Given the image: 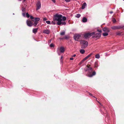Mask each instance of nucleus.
I'll return each instance as SVG.
<instances>
[{
    "label": "nucleus",
    "instance_id": "nucleus-39",
    "mask_svg": "<svg viewBox=\"0 0 124 124\" xmlns=\"http://www.w3.org/2000/svg\"><path fill=\"white\" fill-rule=\"evenodd\" d=\"M52 1L54 3H55V0H52Z\"/></svg>",
    "mask_w": 124,
    "mask_h": 124
},
{
    "label": "nucleus",
    "instance_id": "nucleus-29",
    "mask_svg": "<svg viewBox=\"0 0 124 124\" xmlns=\"http://www.w3.org/2000/svg\"><path fill=\"white\" fill-rule=\"evenodd\" d=\"M46 22L48 24H50V21H47Z\"/></svg>",
    "mask_w": 124,
    "mask_h": 124
},
{
    "label": "nucleus",
    "instance_id": "nucleus-44",
    "mask_svg": "<svg viewBox=\"0 0 124 124\" xmlns=\"http://www.w3.org/2000/svg\"><path fill=\"white\" fill-rule=\"evenodd\" d=\"M62 58H63V56H61V60L62 59Z\"/></svg>",
    "mask_w": 124,
    "mask_h": 124
},
{
    "label": "nucleus",
    "instance_id": "nucleus-32",
    "mask_svg": "<svg viewBox=\"0 0 124 124\" xmlns=\"http://www.w3.org/2000/svg\"><path fill=\"white\" fill-rule=\"evenodd\" d=\"M22 15L24 17H25L26 16V14L25 13H22Z\"/></svg>",
    "mask_w": 124,
    "mask_h": 124
},
{
    "label": "nucleus",
    "instance_id": "nucleus-26",
    "mask_svg": "<svg viewBox=\"0 0 124 124\" xmlns=\"http://www.w3.org/2000/svg\"><path fill=\"white\" fill-rule=\"evenodd\" d=\"M26 17L28 18L30 17V15L28 13H26Z\"/></svg>",
    "mask_w": 124,
    "mask_h": 124
},
{
    "label": "nucleus",
    "instance_id": "nucleus-35",
    "mask_svg": "<svg viewBox=\"0 0 124 124\" xmlns=\"http://www.w3.org/2000/svg\"><path fill=\"white\" fill-rule=\"evenodd\" d=\"M116 34L117 35H120L121 34L119 32H118L116 33Z\"/></svg>",
    "mask_w": 124,
    "mask_h": 124
},
{
    "label": "nucleus",
    "instance_id": "nucleus-41",
    "mask_svg": "<svg viewBox=\"0 0 124 124\" xmlns=\"http://www.w3.org/2000/svg\"><path fill=\"white\" fill-rule=\"evenodd\" d=\"M64 39V37L62 38H59V39L60 40L62 39Z\"/></svg>",
    "mask_w": 124,
    "mask_h": 124
},
{
    "label": "nucleus",
    "instance_id": "nucleus-17",
    "mask_svg": "<svg viewBox=\"0 0 124 124\" xmlns=\"http://www.w3.org/2000/svg\"><path fill=\"white\" fill-rule=\"evenodd\" d=\"M40 20V19L39 18L36 17L34 18V20H33V21L38 22V21H39Z\"/></svg>",
    "mask_w": 124,
    "mask_h": 124
},
{
    "label": "nucleus",
    "instance_id": "nucleus-37",
    "mask_svg": "<svg viewBox=\"0 0 124 124\" xmlns=\"http://www.w3.org/2000/svg\"><path fill=\"white\" fill-rule=\"evenodd\" d=\"M52 23L54 24H55V23L54 21H52Z\"/></svg>",
    "mask_w": 124,
    "mask_h": 124
},
{
    "label": "nucleus",
    "instance_id": "nucleus-43",
    "mask_svg": "<svg viewBox=\"0 0 124 124\" xmlns=\"http://www.w3.org/2000/svg\"><path fill=\"white\" fill-rule=\"evenodd\" d=\"M110 14H112L113 13V12L112 11H110Z\"/></svg>",
    "mask_w": 124,
    "mask_h": 124
},
{
    "label": "nucleus",
    "instance_id": "nucleus-36",
    "mask_svg": "<svg viewBox=\"0 0 124 124\" xmlns=\"http://www.w3.org/2000/svg\"><path fill=\"white\" fill-rule=\"evenodd\" d=\"M47 18L46 17H44L43 18V20L44 21H45L47 20Z\"/></svg>",
    "mask_w": 124,
    "mask_h": 124
},
{
    "label": "nucleus",
    "instance_id": "nucleus-15",
    "mask_svg": "<svg viewBox=\"0 0 124 124\" xmlns=\"http://www.w3.org/2000/svg\"><path fill=\"white\" fill-rule=\"evenodd\" d=\"M87 19L85 17H84L82 19V21L83 23L86 22H87Z\"/></svg>",
    "mask_w": 124,
    "mask_h": 124
},
{
    "label": "nucleus",
    "instance_id": "nucleus-28",
    "mask_svg": "<svg viewBox=\"0 0 124 124\" xmlns=\"http://www.w3.org/2000/svg\"><path fill=\"white\" fill-rule=\"evenodd\" d=\"M50 46L51 47H53L54 46V45L53 43H51L50 45Z\"/></svg>",
    "mask_w": 124,
    "mask_h": 124
},
{
    "label": "nucleus",
    "instance_id": "nucleus-13",
    "mask_svg": "<svg viewBox=\"0 0 124 124\" xmlns=\"http://www.w3.org/2000/svg\"><path fill=\"white\" fill-rule=\"evenodd\" d=\"M60 51L61 53H63L65 51L64 48L63 47H61L60 48Z\"/></svg>",
    "mask_w": 124,
    "mask_h": 124
},
{
    "label": "nucleus",
    "instance_id": "nucleus-4",
    "mask_svg": "<svg viewBox=\"0 0 124 124\" xmlns=\"http://www.w3.org/2000/svg\"><path fill=\"white\" fill-rule=\"evenodd\" d=\"M94 32H93L92 33L88 32L85 34H84V37L85 38L87 39L91 37L92 36L94 35Z\"/></svg>",
    "mask_w": 124,
    "mask_h": 124
},
{
    "label": "nucleus",
    "instance_id": "nucleus-40",
    "mask_svg": "<svg viewBox=\"0 0 124 124\" xmlns=\"http://www.w3.org/2000/svg\"><path fill=\"white\" fill-rule=\"evenodd\" d=\"M76 56V54H75L74 55H72L71 56L72 57H75Z\"/></svg>",
    "mask_w": 124,
    "mask_h": 124
},
{
    "label": "nucleus",
    "instance_id": "nucleus-38",
    "mask_svg": "<svg viewBox=\"0 0 124 124\" xmlns=\"http://www.w3.org/2000/svg\"><path fill=\"white\" fill-rule=\"evenodd\" d=\"M73 58L72 57L70 58V60H73Z\"/></svg>",
    "mask_w": 124,
    "mask_h": 124
},
{
    "label": "nucleus",
    "instance_id": "nucleus-19",
    "mask_svg": "<svg viewBox=\"0 0 124 124\" xmlns=\"http://www.w3.org/2000/svg\"><path fill=\"white\" fill-rule=\"evenodd\" d=\"M80 52L81 53L83 54L85 52V50L83 49H81L80 50Z\"/></svg>",
    "mask_w": 124,
    "mask_h": 124
},
{
    "label": "nucleus",
    "instance_id": "nucleus-23",
    "mask_svg": "<svg viewBox=\"0 0 124 124\" xmlns=\"http://www.w3.org/2000/svg\"><path fill=\"white\" fill-rule=\"evenodd\" d=\"M81 16L80 14H77V15L76 16V17L78 18H79Z\"/></svg>",
    "mask_w": 124,
    "mask_h": 124
},
{
    "label": "nucleus",
    "instance_id": "nucleus-7",
    "mask_svg": "<svg viewBox=\"0 0 124 124\" xmlns=\"http://www.w3.org/2000/svg\"><path fill=\"white\" fill-rule=\"evenodd\" d=\"M26 23L27 25L29 27H31L32 26L33 23L32 22L29 20H27L26 21Z\"/></svg>",
    "mask_w": 124,
    "mask_h": 124
},
{
    "label": "nucleus",
    "instance_id": "nucleus-22",
    "mask_svg": "<svg viewBox=\"0 0 124 124\" xmlns=\"http://www.w3.org/2000/svg\"><path fill=\"white\" fill-rule=\"evenodd\" d=\"M26 10V9L25 8H24V7H22V11L23 12H24Z\"/></svg>",
    "mask_w": 124,
    "mask_h": 124
},
{
    "label": "nucleus",
    "instance_id": "nucleus-11",
    "mask_svg": "<svg viewBox=\"0 0 124 124\" xmlns=\"http://www.w3.org/2000/svg\"><path fill=\"white\" fill-rule=\"evenodd\" d=\"M43 32L46 34H48L49 33L50 31L49 30L46 29L44 30Z\"/></svg>",
    "mask_w": 124,
    "mask_h": 124
},
{
    "label": "nucleus",
    "instance_id": "nucleus-5",
    "mask_svg": "<svg viewBox=\"0 0 124 124\" xmlns=\"http://www.w3.org/2000/svg\"><path fill=\"white\" fill-rule=\"evenodd\" d=\"M80 37L81 36L80 34H76L74 35V38L75 40L78 41V39L80 38Z\"/></svg>",
    "mask_w": 124,
    "mask_h": 124
},
{
    "label": "nucleus",
    "instance_id": "nucleus-24",
    "mask_svg": "<svg viewBox=\"0 0 124 124\" xmlns=\"http://www.w3.org/2000/svg\"><path fill=\"white\" fill-rule=\"evenodd\" d=\"M65 32L64 31H62L60 33V34L61 35H64L65 34Z\"/></svg>",
    "mask_w": 124,
    "mask_h": 124
},
{
    "label": "nucleus",
    "instance_id": "nucleus-21",
    "mask_svg": "<svg viewBox=\"0 0 124 124\" xmlns=\"http://www.w3.org/2000/svg\"><path fill=\"white\" fill-rule=\"evenodd\" d=\"M98 66V62H96L95 63V67H97Z\"/></svg>",
    "mask_w": 124,
    "mask_h": 124
},
{
    "label": "nucleus",
    "instance_id": "nucleus-48",
    "mask_svg": "<svg viewBox=\"0 0 124 124\" xmlns=\"http://www.w3.org/2000/svg\"><path fill=\"white\" fill-rule=\"evenodd\" d=\"M51 40H50V42H51Z\"/></svg>",
    "mask_w": 124,
    "mask_h": 124
},
{
    "label": "nucleus",
    "instance_id": "nucleus-46",
    "mask_svg": "<svg viewBox=\"0 0 124 124\" xmlns=\"http://www.w3.org/2000/svg\"><path fill=\"white\" fill-rule=\"evenodd\" d=\"M98 102L101 105V103L99 102V101H98Z\"/></svg>",
    "mask_w": 124,
    "mask_h": 124
},
{
    "label": "nucleus",
    "instance_id": "nucleus-1",
    "mask_svg": "<svg viewBox=\"0 0 124 124\" xmlns=\"http://www.w3.org/2000/svg\"><path fill=\"white\" fill-rule=\"evenodd\" d=\"M66 18L65 17L63 16L62 17V16L61 14H56L54 16V20L58 21L57 24L58 25H65L66 23L65 21L62 22V21H65L66 20Z\"/></svg>",
    "mask_w": 124,
    "mask_h": 124
},
{
    "label": "nucleus",
    "instance_id": "nucleus-31",
    "mask_svg": "<svg viewBox=\"0 0 124 124\" xmlns=\"http://www.w3.org/2000/svg\"><path fill=\"white\" fill-rule=\"evenodd\" d=\"M112 21H113V22L114 23H115L116 22V19L114 18H113V19Z\"/></svg>",
    "mask_w": 124,
    "mask_h": 124
},
{
    "label": "nucleus",
    "instance_id": "nucleus-33",
    "mask_svg": "<svg viewBox=\"0 0 124 124\" xmlns=\"http://www.w3.org/2000/svg\"><path fill=\"white\" fill-rule=\"evenodd\" d=\"M97 31H98L100 32L101 33L102 32V31L101 30L97 29Z\"/></svg>",
    "mask_w": 124,
    "mask_h": 124
},
{
    "label": "nucleus",
    "instance_id": "nucleus-27",
    "mask_svg": "<svg viewBox=\"0 0 124 124\" xmlns=\"http://www.w3.org/2000/svg\"><path fill=\"white\" fill-rule=\"evenodd\" d=\"M38 22H35L34 24V26H36L37 24L38 23Z\"/></svg>",
    "mask_w": 124,
    "mask_h": 124
},
{
    "label": "nucleus",
    "instance_id": "nucleus-47",
    "mask_svg": "<svg viewBox=\"0 0 124 124\" xmlns=\"http://www.w3.org/2000/svg\"><path fill=\"white\" fill-rule=\"evenodd\" d=\"M25 0H23L24 1H25Z\"/></svg>",
    "mask_w": 124,
    "mask_h": 124
},
{
    "label": "nucleus",
    "instance_id": "nucleus-34",
    "mask_svg": "<svg viewBox=\"0 0 124 124\" xmlns=\"http://www.w3.org/2000/svg\"><path fill=\"white\" fill-rule=\"evenodd\" d=\"M64 0L66 2H70V0Z\"/></svg>",
    "mask_w": 124,
    "mask_h": 124
},
{
    "label": "nucleus",
    "instance_id": "nucleus-14",
    "mask_svg": "<svg viewBox=\"0 0 124 124\" xmlns=\"http://www.w3.org/2000/svg\"><path fill=\"white\" fill-rule=\"evenodd\" d=\"M86 5V3L85 2L84 3L82 4V9H84L85 8Z\"/></svg>",
    "mask_w": 124,
    "mask_h": 124
},
{
    "label": "nucleus",
    "instance_id": "nucleus-3",
    "mask_svg": "<svg viewBox=\"0 0 124 124\" xmlns=\"http://www.w3.org/2000/svg\"><path fill=\"white\" fill-rule=\"evenodd\" d=\"M80 43L81 44V48H84L88 46V43L87 41L84 40H81L80 41Z\"/></svg>",
    "mask_w": 124,
    "mask_h": 124
},
{
    "label": "nucleus",
    "instance_id": "nucleus-8",
    "mask_svg": "<svg viewBox=\"0 0 124 124\" xmlns=\"http://www.w3.org/2000/svg\"><path fill=\"white\" fill-rule=\"evenodd\" d=\"M123 28L121 26H114L111 27V28L113 30L119 29Z\"/></svg>",
    "mask_w": 124,
    "mask_h": 124
},
{
    "label": "nucleus",
    "instance_id": "nucleus-9",
    "mask_svg": "<svg viewBox=\"0 0 124 124\" xmlns=\"http://www.w3.org/2000/svg\"><path fill=\"white\" fill-rule=\"evenodd\" d=\"M103 31L105 32L108 33L110 31L109 29L107 27H104L103 29Z\"/></svg>",
    "mask_w": 124,
    "mask_h": 124
},
{
    "label": "nucleus",
    "instance_id": "nucleus-6",
    "mask_svg": "<svg viewBox=\"0 0 124 124\" xmlns=\"http://www.w3.org/2000/svg\"><path fill=\"white\" fill-rule=\"evenodd\" d=\"M36 6L37 7L36 8L37 10L39 9L41 7V2L39 1H38L36 4Z\"/></svg>",
    "mask_w": 124,
    "mask_h": 124
},
{
    "label": "nucleus",
    "instance_id": "nucleus-49",
    "mask_svg": "<svg viewBox=\"0 0 124 124\" xmlns=\"http://www.w3.org/2000/svg\"><path fill=\"white\" fill-rule=\"evenodd\" d=\"M13 15H14V13H13Z\"/></svg>",
    "mask_w": 124,
    "mask_h": 124
},
{
    "label": "nucleus",
    "instance_id": "nucleus-45",
    "mask_svg": "<svg viewBox=\"0 0 124 124\" xmlns=\"http://www.w3.org/2000/svg\"><path fill=\"white\" fill-rule=\"evenodd\" d=\"M58 54L59 55H60V53H58Z\"/></svg>",
    "mask_w": 124,
    "mask_h": 124
},
{
    "label": "nucleus",
    "instance_id": "nucleus-10",
    "mask_svg": "<svg viewBox=\"0 0 124 124\" xmlns=\"http://www.w3.org/2000/svg\"><path fill=\"white\" fill-rule=\"evenodd\" d=\"M101 36V34L100 33H96L94 35V37L96 38V39H98Z\"/></svg>",
    "mask_w": 124,
    "mask_h": 124
},
{
    "label": "nucleus",
    "instance_id": "nucleus-2",
    "mask_svg": "<svg viewBox=\"0 0 124 124\" xmlns=\"http://www.w3.org/2000/svg\"><path fill=\"white\" fill-rule=\"evenodd\" d=\"M86 69L85 70L86 71H87L88 73L87 75V76L89 77H92L93 76L95 75L96 74V72L95 71H93L92 74H90L92 71V69L91 67H89L87 66H86Z\"/></svg>",
    "mask_w": 124,
    "mask_h": 124
},
{
    "label": "nucleus",
    "instance_id": "nucleus-50",
    "mask_svg": "<svg viewBox=\"0 0 124 124\" xmlns=\"http://www.w3.org/2000/svg\"><path fill=\"white\" fill-rule=\"evenodd\" d=\"M123 0L124 1V0Z\"/></svg>",
    "mask_w": 124,
    "mask_h": 124
},
{
    "label": "nucleus",
    "instance_id": "nucleus-12",
    "mask_svg": "<svg viewBox=\"0 0 124 124\" xmlns=\"http://www.w3.org/2000/svg\"><path fill=\"white\" fill-rule=\"evenodd\" d=\"M38 29V28L33 29L32 30L33 32L34 33H36L37 32Z\"/></svg>",
    "mask_w": 124,
    "mask_h": 124
},
{
    "label": "nucleus",
    "instance_id": "nucleus-42",
    "mask_svg": "<svg viewBox=\"0 0 124 124\" xmlns=\"http://www.w3.org/2000/svg\"><path fill=\"white\" fill-rule=\"evenodd\" d=\"M89 95L91 96H92V94L90 93H89Z\"/></svg>",
    "mask_w": 124,
    "mask_h": 124
},
{
    "label": "nucleus",
    "instance_id": "nucleus-16",
    "mask_svg": "<svg viewBox=\"0 0 124 124\" xmlns=\"http://www.w3.org/2000/svg\"><path fill=\"white\" fill-rule=\"evenodd\" d=\"M92 54V53H91V54H89V55H88L84 59H83V60L84 61V60H86L89 57H90Z\"/></svg>",
    "mask_w": 124,
    "mask_h": 124
},
{
    "label": "nucleus",
    "instance_id": "nucleus-18",
    "mask_svg": "<svg viewBox=\"0 0 124 124\" xmlns=\"http://www.w3.org/2000/svg\"><path fill=\"white\" fill-rule=\"evenodd\" d=\"M95 57L96 58L98 59L100 57V56L99 54H97L95 55Z\"/></svg>",
    "mask_w": 124,
    "mask_h": 124
},
{
    "label": "nucleus",
    "instance_id": "nucleus-25",
    "mask_svg": "<svg viewBox=\"0 0 124 124\" xmlns=\"http://www.w3.org/2000/svg\"><path fill=\"white\" fill-rule=\"evenodd\" d=\"M69 38V36H68L66 35L65 36V37H64V39H68Z\"/></svg>",
    "mask_w": 124,
    "mask_h": 124
},
{
    "label": "nucleus",
    "instance_id": "nucleus-30",
    "mask_svg": "<svg viewBox=\"0 0 124 124\" xmlns=\"http://www.w3.org/2000/svg\"><path fill=\"white\" fill-rule=\"evenodd\" d=\"M30 17L31 19L33 21V20H34V17L32 16H30Z\"/></svg>",
    "mask_w": 124,
    "mask_h": 124
},
{
    "label": "nucleus",
    "instance_id": "nucleus-20",
    "mask_svg": "<svg viewBox=\"0 0 124 124\" xmlns=\"http://www.w3.org/2000/svg\"><path fill=\"white\" fill-rule=\"evenodd\" d=\"M102 34L103 36H107L108 35V33L105 32L103 33Z\"/></svg>",
    "mask_w": 124,
    "mask_h": 124
}]
</instances>
